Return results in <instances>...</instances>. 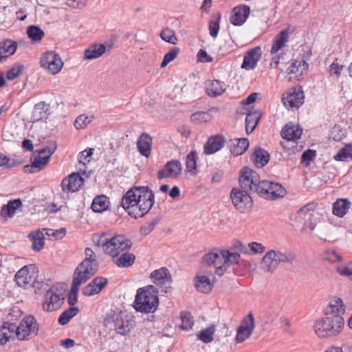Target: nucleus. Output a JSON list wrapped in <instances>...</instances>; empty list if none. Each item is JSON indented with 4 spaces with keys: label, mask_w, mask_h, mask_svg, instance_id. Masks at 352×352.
Instances as JSON below:
<instances>
[{
    "label": "nucleus",
    "mask_w": 352,
    "mask_h": 352,
    "mask_svg": "<svg viewBox=\"0 0 352 352\" xmlns=\"http://www.w3.org/2000/svg\"><path fill=\"white\" fill-rule=\"evenodd\" d=\"M215 331V326L212 324L206 329L201 330L198 334L199 340L204 343H210L213 340V335Z\"/></svg>",
    "instance_id": "3c124183"
},
{
    "label": "nucleus",
    "mask_w": 352,
    "mask_h": 352,
    "mask_svg": "<svg viewBox=\"0 0 352 352\" xmlns=\"http://www.w3.org/2000/svg\"><path fill=\"white\" fill-rule=\"evenodd\" d=\"M39 324L32 315L25 316L19 323L17 339L30 340L38 335Z\"/></svg>",
    "instance_id": "1a4fd4ad"
},
{
    "label": "nucleus",
    "mask_w": 352,
    "mask_h": 352,
    "mask_svg": "<svg viewBox=\"0 0 352 352\" xmlns=\"http://www.w3.org/2000/svg\"><path fill=\"white\" fill-rule=\"evenodd\" d=\"M29 237L32 240V248L36 252L41 251L44 246V235L40 232H32Z\"/></svg>",
    "instance_id": "49530a36"
},
{
    "label": "nucleus",
    "mask_w": 352,
    "mask_h": 352,
    "mask_svg": "<svg viewBox=\"0 0 352 352\" xmlns=\"http://www.w3.org/2000/svg\"><path fill=\"white\" fill-rule=\"evenodd\" d=\"M330 320L329 316L321 318L317 320L314 325L316 334L321 338L331 337V331L332 327H330Z\"/></svg>",
    "instance_id": "a878e982"
},
{
    "label": "nucleus",
    "mask_w": 352,
    "mask_h": 352,
    "mask_svg": "<svg viewBox=\"0 0 352 352\" xmlns=\"http://www.w3.org/2000/svg\"><path fill=\"white\" fill-rule=\"evenodd\" d=\"M18 47L16 41L7 39L1 42V60L13 55Z\"/></svg>",
    "instance_id": "37998d69"
},
{
    "label": "nucleus",
    "mask_w": 352,
    "mask_h": 352,
    "mask_svg": "<svg viewBox=\"0 0 352 352\" xmlns=\"http://www.w3.org/2000/svg\"><path fill=\"white\" fill-rule=\"evenodd\" d=\"M351 203L348 199H338L333 204V214L338 217H342L349 210Z\"/></svg>",
    "instance_id": "58836bf2"
},
{
    "label": "nucleus",
    "mask_w": 352,
    "mask_h": 352,
    "mask_svg": "<svg viewBox=\"0 0 352 352\" xmlns=\"http://www.w3.org/2000/svg\"><path fill=\"white\" fill-rule=\"evenodd\" d=\"M250 142L248 138H234L227 142L230 153L234 156H239L243 154L248 148Z\"/></svg>",
    "instance_id": "5701e85b"
},
{
    "label": "nucleus",
    "mask_w": 352,
    "mask_h": 352,
    "mask_svg": "<svg viewBox=\"0 0 352 352\" xmlns=\"http://www.w3.org/2000/svg\"><path fill=\"white\" fill-rule=\"evenodd\" d=\"M94 244L98 246H102L104 253L109 254L111 252L109 250V239L106 238V234L102 233L100 236L98 237L97 240L94 238Z\"/></svg>",
    "instance_id": "0e129e2a"
},
{
    "label": "nucleus",
    "mask_w": 352,
    "mask_h": 352,
    "mask_svg": "<svg viewBox=\"0 0 352 352\" xmlns=\"http://www.w3.org/2000/svg\"><path fill=\"white\" fill-rule=\"evenodd\" d=\"M88 280L87 277L84 278L81 275L74 274L71 289L67 296V302L71 307H75L74 305L78 302V293L80 285Z\"/></svg>",
    "instance_id": "4be33fe9"
},
{
    "label": "nucleus",
    "mask_w": 352,
    "mask_h": 352,
    "mask_svg": "<svg viewBox=\"0 0 352 352\" xmlns=\"http://www.w3.org/2000/svg\"><path fill=\"white\" fill-rule=\"evenodd\" d=\"M194 284L197 290L203 294H209L213 287V283L204 275L196 276L194 278Z\"/></svg>",
    "instance_id": "473e14b6"
},
{
    "label": "nucleus",
    "mask_w": 352,
    "mask_h": 352,
    "mask_svg": "<svg viewBox=\"0 0 352 352\" xmlns=\"http://www.w3.org/2000/svg\"><path fill=\"white\" fill-rule=\"evenodd\" d=\"M221 19V14L220 12L212 15V19L209 21L208 28L210 35L212 38H216L220 29V23Z\"/></svg>",
    "instance_id": "c03bdc74"
},
{
    "label": "nucleus",
    "mask_w": 352,
    "mask_h": 352,
    "mask_svg": "<svg viewBox=\"0 0 352 352\" xmlns=\"http://www.w3.org/2000/svg\"><path fill=\"white\" fill-rule=\"evenodd\" d=\"M289 36V28L281 30L274 38L273 44L270 49V54H274L283 48L288 41Z\"/></svg>",
    "instance_id": "c756f323"
},
{
    "label": "nucleus",
    "mask_w": 352,
    "mask_h": 352,
    "mask_svg": "<svg viewBox=\"0 0 352 352\" xmlns=\"http://www.w3.org/2000/svg\"><path fill=\"white\" fill-rule=\"evenodd\" d=\"M14 280L21 287L32 286L36 289L43 287V281L38 276V270L35 265H28L20 269L15 274Z\"/></svg>",
    "instance_id": "7ed1b4c3"
},
{
    "label": "nucleus",
    "mask_w": 352,
    "mask_h": 352,
    "mask_svg": "<svg viewBox=\"0 0 352 352\" xmlns=\"http://www.w3.org/2000/svg\"><path fill=\"white\" fill-rule=\"evenodd\" d=\"M212 118L211 115L206 111H196L190 116V120L192 122L201 123V122H208Z\"/></svg>",
    "instance_id": "6e6d98bb"
},
{
    "label": "nucleus",
    "mask_w": 352,
    "mask_h": 352,
    "mask_svg": "<svg viewBox=\"0 0 352 352\" xmlns=\"http://www.w3.org/2000/svg\"><path fill=\"white\" fill-rule=\"evenodd\" d=\"M151 278L153 280L154 284L164 287L165 293H169L173 290V287L170 286H166V283H170L172 278L168 270L166 267H162L158 270H154L151 274Z\"/></svg>",
    "instance_id": "4468645a"
},
{
    "label": "nucleus",
    "mask_w": 352,
    "mask_h": 352,
    "mask_svg": "<svg viewBox=\"0 0 352 352\" xmlns=\"http://www.w3.org/2000/svg\"><path fill=\"white\" fill-rule=\"evenodd\" d=\"M23 163L22 160L10 158L6 155H1V167L13 168Z\"/></svg>",
    "instance_id": "e2e57ef3"
},
{
    "label": "nucleus",
    "mask_w": 352,
    "mask_h": 352,
    "mask_svg": "<svg viewBox=\"0 0 352 352\" xmlns=\"http://www.w3.org/2000/svg\"><path fill=\"white\" fill-rule=\"evenodd\" d=\"M114 263L119 267H128L131 266L135 261V256L133 253H129L127 252H123L122 254L119 256V255L113 258Z\"/></svg>",
    "instance_id": "ea45409f"
},
{
    "label": "nucleus",
    "mask_w": 352,
    "mask_h": 352,
    "mask_svg": "<svg viewBox=\"0 0 352 352\" xmlns=\"http://www.w3.org/2000/svg\"><path fill=\"white\" fill-rule=\"evenodd\" d=\"M330 320V327H332L331 331V337L338 335L344 327V321L343 318L339 314L329 316Z\"/></svg>",
    "instance_id": "79ce46f5"
},
{
    "label": "nucleus",
    "mask_w": 352,
    "mask_h": 352,
    "mask_svg": "<svg viewBox=\"0 0 352 352\" xmlns=\"http://www.w3.org/2000/svg\"><path fill=\"white\" fill-rule=\"evenodd\" d=\"M302 129L299 125L292 123L286 124L281 130V137L287 141H296L300 138Z\"/></svg>",
    "instance_id": "393cba45"
},
{
    "label": "nucleus",
    "mask_w": 352,
    "mask_h": 352,
    "mask_svg": "<svg viewBox=\"0 0 352 352\" xmlns=\"http://www.w3.org/2000/svg\"><path fill=\"white\" fill-rule=\"evenodd\" d=\"M239 328L245 329V330L253 331L255 327V321L253 314L250 312L242 320Z\"/></svg>",
    "instance_id": "bf43d9fd"
},
{
    "label": "nucleus",
    "mask_w": 352,
    "mask_h": 352,
    "mask_svg": "<svg viewBox=\"0 0 352 352\" xmlns=\"http://www.w3.org/2000/svg\"><path fill=\"white\" fill-rule=\"evenodd\" d=\"M182 174V165L179 160L168 161L164 168L157 171V178L177 177Z\"/></svg>",
    "instance_id": "dca6fc26"
},
{
    "label": "nucleus",
    "mask_w": 352,
    "mask_h": 352,
    "mask_svg": "<svg viewBox=\"0 0 352 352\" xmlns=\"http://www.w3.org/2000/svg\"><path fill=\"white\" fill-rule=\"evenodd\" d=\"M182 324L180 328L184 330L191 329L194 324V320L190 313L185 312L181 314Z\"/></svg>",
    "instance_id": "680f3d73"
},
{
    "label": "nucleus",
    "mask_w": 352,
    "mask_h": 352,
    "mask_svg": "<svg viewBox=\"0 0 352 352\" xmlns=\"http://www.w3.org/2000/svg\"><path fill=\"white\" fill-rule=\"evenodd\" d=\"M261 182L260 176L256 170L248 166H244L241 169L239 177V188L257 194L256 188Z\"/></svg>",
    "instance_id": "0eeeda50"
},
{
    "label": "nucleus",
    "mask_w": 352,
    "mask_h": 352,
    "mask_svg": "<svg viewBox=\"0 0 352 352\" xmlns=\"http://www.w3.org/2000/svg\"><path fill=\"white\" fill-rule=\"evenodd\" d=\"M27 34L28 36L34 42L40 41L45 35L42 29L34 25H30L27 28Z\"/></svg>",
    "instance_id": "09e8293b"
},
{
    "label": "nucleus",
    "mask_w": 352,
    "mask_h": 352,
    "mask_svg": "<svg viewBox=\"0 0 352 352\" xmlns=\"http://www.w3.org/2000/svg\"><path fill=\"white\" fill-rule=\"evenodd\" d=\"M250 14V8L247 5L235 6L232 10L230 22L235 26L242 25Z\"/></svg>",
    "instance_id": "f3484780"
},
{
    "label": "nucleus",
    "mask_w": 352,
    "mask_h": 352,
    "mask_svg": "<svg viewBox=\"0 0 352 352\" xmlns=\"http://www.w3.org/2000/svg\"><path fill=\"white\" fill-rule=\"evenodd\" d=\"M223 256L226 264H237L239 265L243 262L241 260V256L237 252H231L229 250H223Z\"/></svg>",
    "instance_id": "864d4df0"
},
{
    "label": "nucleus",
    "mask_w": 352,
    "mask_h": 352,
    "mask_svg": "<svg viewBox=\"0 0 352 352\" xmlns=\"http://www.w3.org/2000/svg\"><path fill=\"white\" fill-rule=\"evenodd\" d=\"M316 156V151L312 149L305 151L301 156V163L305 164L306 166L310 164V162Z\"/></svg>",
    "instance_id": "774afa93"
},
{
    "label": "nucleus",
    "mask_w": 352,
    "mask_h": 352,
    "mask_svg": "<svg viewBox=\"0 0 352 352\" xmlns=\"http://www.w3.org/2000/svg\"><path fill=\"white\" fill-rule=\"evenodd\" d=\"M304 92L301 86L292 87L282 96V102L287 108L298 109L304 103Z\"/></svg>",
    "instance_id": "9b49d317"
},
{
    "label": "nucleus",
    "mask_w": 352,
    "mask_h": 352,
    "mask_svg": "<svg viewBox=\"0 0 352 352\" xmlns=\"http://www.w3.org/2000/svg\"><path fill=\"white\" fill-rule=\"evenodd\" d=\"M50 115V104H47L44 101H41L34 105L31 119L33 122H36L43 120H47Z\"/></svg>",
    "instance_id": "b1692460"
},
{
    "label": "nucleus",
    "mask_w": 352,
    "mask_h": 352,
    "mask_svg": "<svg viewBox=\"0 0 352 352\" xmlns=\"http://www.w3.org/2000/svg\"><path fill=\"white\" fill-rule=\"evenodd\" d=\"M155 194L148 186H133L122 198L120 205L134 219L143 217L152 208Z\"/></svg>",
    "instance_id": "f257e3e1"
},
{
    "label": "nucleus",
    "mask_w": 352,
    "mask_h": 352,
    "mask_svg": "<svg viewBox=\"0 0 352 352\" xmlns=\"http://www.w3.org/2000/svg\"><path fill=\"white\" fill-rule=\"evenodd\" d=\"M180 49L179 47H172L170 50L164 55L163 60L160 64V67L164 68L168 63L174 60L177 58Z\"/></svg>",
    "instance_id": "13d9d810"
},
{
    "label": "nucleus",
    "mask_w": 352,
    "mask_h": 352,
    "mask_svg": "<svg viewBox=\"0 0 352 352\" xmlns=\"http://www.w3.org/2000/svg\"><path fill=\"white\" fill-rule=\"evenodd\" d=\"M223 250L214 249L212 251L205 254L202 258L204 262L208 265H213L214 267L222 265L224 262Z\"/></svg>",
    "instance_id": "c85d7f7f"
},
{
    "label": "nucleus",
    "mask_w": 352,
    "mask_h": 352,
    "mask_svg": "<svg viewBox=\"0 0 352 352\" xmlns=\"http://www.w3.org/2000/svg\"><path fill=\"white\" fill-rule=\"evenodd\" d=\"M23 207L22 201L20 199H14L8 201V204L1 207V217L4 219L12 217L16 210Z\"/></svg>",
    "instance_id": "7c9ffc66"
},
{
    "label": "nucleus",
    "mask_w": 352,
    "mask_h": 352,
    "mask_svg": "<svg viewBox=\"0 0 352 352\" xmlns=\"http://www.w3.org/2000/svg\"><path fill=\"white\" fill-rule=\"evenodd\" d=\"M152 144V138L146 133H142L137 142V147L139 152L146 157L151 155Z\"/></svg>",
    "instance_id": "cd10ccee"
},
{
    "label": "nucleus",
    "mask_w": 352,
    "mask_h": 352,
    "mask_svg": "<svg viewBox=\"0 0 352 352\" xmlns=\"http://www.w3.org/2000/svg\"><path fill=\"white\" fill-rule=\"evenodd\" d=\"M6 318H3V323L4 325L8 323H16L19 318L21 317V311L15 308H12Z\"/></svg>",
    "instance_id": "69168bd1"
},
{
    "label": "nucleus",
    "mask_w": 352,
    "mask_h": 352,
    "mask_svg": "<svg viewBox=\"0 0 352 352\" xmlns=\"http://www.w3.org/2000/svg\"><path fill=\"white\" fill-rule=\"evenodd\" d=\"M160 36L164 41L173 45H175L178 41L175 32L170 28L163 29Z\"/></svg>",
    "instance_id": "603ef678"
},
{
    "label": "nucleus",
    "mask_w": 352,
    "mask_h": 352,
    "mask_svg": "<svg viewBox=\"0 0 352 352\" xmlns=\"http://www.w3.org/2000/svg\"><path fill=\"white\" fill-rule=\"evenodd\" d=\"M226 143V138L221 135H212L204 145V152L206 155L213 154L221 150Z\"/></svg>",
    "instance_id": "412c9836"
},
{
    "label": "nucleus",
    "mask_w": 352,
    "mask_h": 352,
    "mask_svg": "<svg viewBox=\"0 0 352 352\" xmlns=\"http://www.w3.org/2000/svg\"><path fill=\"white\" fill-rule=\"evenodd\" d=\"M160 219V217H156L152 221L144 224L140 229L141 235L146 236L149 234L154 230L156 225L159 223Z\"/></svg>",
    "instance_id": "052dcab7"
},
{
    "label": "nucleus",
    "mask_w": 352,
    "mask_h": 352,
    "mask_svg": "<svg viewBox=\"0 0 352 352\" xmlns=\"http://www.w3.org/2000/svg\"><path fill=\"white\" fill-rule=\"evenodd\" d=\"M256 189L259 197L269 200H276L287 194L281 184L269 180H261Z\"/></svg>",
    "instance_id": "423d86ee"
},
{
    "label": "nucleus",
    "mask_w": 352,
    "mask_h": 352,
    "mask_svg": "<svg viewBox=\"0 0 352 352\" xmlns=\"http://www.w3.org/2000/svg\"><path fill=\"white\" fill-rule=\"evenodd\" d=\"M269 153L261 147H256L251 156V160L257 167H263L270 161Z\"/></svg>",
    "instance_id": "2f4dec72"
},
{
    "label": "nucleus",
    "mask_w": 352,
    "mask_h": 352,
    "mask_svg": "<svg viewBox=\"0 0 352 352\" xmlns=\"http://www.w3.org/2000/svg\"><path fill=\"white\" fill-rule=\"evenodd\" d=\"M109 198L104 195L96 196L91 204V209L95 212H102L109 208Z\"/></svg>",
    "instance_id": "a19ab883"
},
{
    "label": "nucleus",
    "mask_w": 352,
    "mask_h": 352,
    "mask_svg": "<svg viewBox=\"0 0 352 352\" xmlns=\"http://www.w3.org/2000/svg\"><path fill=\"white\" fill-rule=\"evenodd\" d=\"M84 182L78 173H73L62 180V190L65 192H76L84 184Z\"/></svg>",
    "instance_id": "2eb2a0df"
},
{
    "label": "nucleus",
    "mask_w": 352,
    "mask_h": 352,
    "mask_svg": "<svg viewBox=\"0 0 352 352\" xmlns=\"http://www.w3.org/2000/svg\"><path fill=\"white\" fill-rule=\"evenodd\" d=\"M24 66L20 64H15L6 74V78L9 80H13L23 72Z\"/></svg>",
    "instance_id": "338daca9"
},
{
    "label": "nucleus",
    "mask_w": 352,
    "mask_h": 352,
    "mask_svg": "<svg viewBox=\"0 0 352 352\" xmlns=\"http://www.w3.org/2000/svg\"><path fill=\"white\" fill-rule=\"evenodd\" d=\"M56 148V142H52L47 146L34 152L30 160L33 162L34 166L36 167L37 170H43L48 164Z\"/></svg>",
    "instance_id": "9d476101"
},
{
    "label": "nucleus",
    "mask_w": 352,
    "mask_h": 352,
    "mask_svg": "<svg viewBox=\"0 0 352 352\" xmlns=\"http://www.w3.org/2000/svg\"><path fill=\"white\" fill-rule=\"evenodd\" d=\"M19 328V324L17 325L16 323H8L6 325H4V323H3L1 330L7 329L10 334L8 336L6 332L1 333V345L5 344L10 340H15V338H17Z\"/></svg>",
    "instance_id": "4c0bfd02"
},
{
    "label": "nucleus",
    "mask_w": 352,
    "mask_h": 352,
    "mask_svg": "<svg viewBox=\"0 0 352 352\" xmlns=\"http://www.w3.org/2000/svg\"><path fill=\"white\" fill-rule=\"evenodd\" d=\"M65 302V297H59L53 293L46 292L43 302V309L52 312L59 309Z\"/></svg>",
    "instance_id": "6ab92c4d"
},
{
    "label": "nucleus",
    "mask_w": 352,
    "mask_h": 352,
    "mask_svg": "<svg viewBox=\"0 0 352 352\" xmlns=\"http://www.w3.org/2000/svg\"><path fill=\"white\" fill-rule=\"evenodd\" d=\"M226 90L225 82L219 80H208L206 84V93L210 97L216 98L222 95Z\"/></svg>",
    "instance_id": "bb28decb"
},
{
    "label": "nucleus",
    "mask_w": 352,
    "mask_h": 352,
    "mask_svg": "<svg viewBox=\"0 0 352 352\" xmlns=\"http://www.w3.org/2000/svg\"><path fill=\"white\" fill-rule=\"evenodd\" d=\"M336 161L344 162L348 158L352 159V144H346L333 157Z\"/></svg>",
    "instance_id": "5fc2aeb1"
},
{
    "label": "nucleus",
    "mask_w": 352,
    "mask_h": 352,
    "mask_svg": "<svg viewBox=\"0 0 352 352\" xmlns=\"http://www.w3.org/2000/svg\"><path fill=\"white\" fill-rule=\"evenodd\" d=\"M261 113L258 111H249L245 118V131L248 135L252 133L256 127L261 118Z\"/></svg>",
    "instance_id": "e433bc0d"
},
{
    "label": "nucleus",
    "mask_w": 352,
    "mask_h": 352,
    "mask_svg": "<svg viewBox=\"0 0 352 352\" xmlns=\"http://www.w3.org/2000/svg\"><path fill=\"white\" fill-rule=\"evenodd\" d=\"M85 254V258L78 265L74 274L89 279L98 272L99 263L92 249L86 248Z\"/></svg>",
    "instance_id": "39448f33"
},
{
    "label": "nucleus",
    "mask_w": 352,
    "mask_h": 352,
    "mask_svg": "<svg viewBox=\"0 0 352 352\" xmlns=\"http://www.w3.org/2000/svg\"><path fill=\"white\" fill-rule=\"evenodd\" d=\"M261 55L262 52L260 46L255 47L248 50L244 55L241 68L246 70L254 69L258 61L261 59Z\"/></svg>",
    "instance_id": "aec40b11"
},
{
    "label": "nucleus",
    "mask_w": 352,
    "mask_h": 352,
    "mask_svg": "<svg viewBox=\"0 0 352 352\" xmlns=\"http://www.w3.org/2000/svg\"><path fill=\"white\" fill-rule=\"evenodd\" d=\"M79 312L77 307H69L65 310L58 317V322L59 324L63 326L69 323L70 320L76 316Z\"/></svg>",
    "instance_id": "a18cd8bd"
},
{
    "label": "nucleus",
    "mask_w": 352,
    "mask_h": 352,
    "mask_svg": "<svg viewBox=\"0 0 352 352\" xmlns=\"http://www.w3.org/2000/svg\"><path fill=\"white\" fill-rule=\"evenodd\" d=\"M197 160L198 156L196 151H191L186 157V169L192 175L197 174Z\"/></svg>",
    "instance_id": "de8ad7c7"
},
{
    "label": "nucleus",
    "mask_w": 352,
    "mask_h": 352,
    "mask_svg": "<svg viewBox=\"0 0 352 352\" xmlns=\"http://www.w3.org/2000/svg\"><path fill=\"white\" fill-rule=\"evenodd\" d=\"M133 307L140 313H153L159 305L158 289L150 285L137 290Z\"/></svg>",
    "instance_id": "f03ea898"
},
{
    "label": "nucleus",
    "mask_w": 352,
    "mask_h": 352,
    "mask_svg": "<svg viewBox=\"0 0 352 352\" xmlns=\"http://www.w3.org/2000/svg\"><path fill=\"white\" fill-rule=\"evenodd\" d=\"M308 69V64L306 63L305 60H302L300 61H294L291 64V65L287 68L286 72L288 74H302L304 70H306Z\"/></svg>",
    "instance_id": "8fccbe9b"
},
{
    "label": "nucleus",
    "mask_w": 352,
    "mask_h": 352,
    "mask_svg": "<svg viewBox=\"0 0 352 352\" xmlns=\"http://www.w3.org/2000/svg\"><path fill=\"white\" fill-rule=\"evenodd\" d=\"M107 47L102 43H94L85 50V58L91 60L102 56L106 52Z\"/></svg>",
    "instance_id": "72a5a7b5"
},
{
    "label": "nucleus",
    "mask_w": 352,
    "mask_h": 352,
    "mask_svg": "<svg viewBox=\"0 0 352 352\" xmlns=\"http://www.w3.org/2000/svg\"><path fill=\"white\" fill-rule=\"evenodd\" d=\"M276 261L277 265L280 263H291L296 258V254L291 252L285 251L284 252H281L280 251L276 252Z\"/></svg>",
    "instance_id": "4d7b16f0"
},
{
    "label": "nucleus",
    "mask_w": 352,
    "mask_h": 352,
    "mask_svg": "<svg viewBox=\"0 0 352 352\" xmlns=\"http://www.w3.org/2000/svg\"><path fill=\"white\" fill-rule=\"evenodd\" d=\"M109 250L111 252L109 254L115 258L120 252L129 250L132 246V242L124 235L119 234L109 239Z\"/></svg>",
    "instance_id": "ddd939ff"
},
{
    "label": "nucleus",
    "mask_w": 352,
    "mask_h": 352,
    "mask_svg": "<svg viewBox=\"0 0 352 352\" xmlns=\"http://www.w3.org/2000/svg\"><path fill=\"white\" fill-rule=\"evenodd\" d=\"M40 64L41 67L52 74H58L63 66L60 56L54 51L45 52L41 58Z\"/></svg>",
    "instance_id": "f8f14e48"
},
{
    "label": "nucleus",
    "mask_w": 352,
    "mask_h": 352,
    "mask_svg": "<svg viewBox=\"0 0 352 352\" xmlns=\"http://www.w3.org/2000/svg\"><path fill=\"white\" fill-rule=\"evenodd\" d=\"M345 311V306L343 301L340 298H336L331 300L329 305L324 309V314L326 316H332L336 314H343Z\"/></svg>",
    "instance_id": "f704fd0d"
},
{
    "label": "nucleus",
    "mask_w": 352,
    "mask_h": 352,
    "mask_svg": "<svg viewBox=\"0 0 352 352\" xmlns=\"http://www.w3.org/2000/svg\"><path fill=\"white\" fill-rule=\"evenodd\" d=\"M107 283L108 279L107 278L97 276L82 289V294L85 296H92L98 294Z\"/></svg>",
    "instance_id": "a211bd4d"
},
{
    "label": "nucleus",
    "mask_w": 352,
    "mask_h": 352,
    "mask_svg": "<svg viewBox=\"0 0 352 352\" xmlns=\"http://www.w3.org/2000/svg\"><path fill=\"white\" fill-rule=\"evenodd\" d=\"M276 251L269 250L261 260L262 268L265 272H272L277 267L276 261Z\"/></svg>",
    "instance_id": "c9c22d12"
},
{
    "label": "nucleus",
    "mask_w": 352,
    "mask_h": 352,
    "mask_svg": "<svg viewBox=\"0 0 352 352\" xmlns=\"http://www.w3.org/2000/svg\"><path fill=\"white\" fill-rule=\"evenodd\" d=\"M105 324H113L116 333L125 336L135 327V320L122 311L111 309L104 318Z\"/></svg>",
    "instance_id": "20e7f679"
},
{
    "label": "nucleus",
    "mask_w": 352,
    "mask_h": 352,
    "mask_svg": "<svg viewBox=\"0 0 352 352\" xmlns=\"http://www.w3.org/2000/svg\"><path fill=\"white\" fill-rule=\"evenodd\" d=\"M251 194L252 193L241 188L232 189L230 197L234 206L239 212L246 213L251 211L253 206Z\"/></svg>",
    "instance_id": "6e6552de"
}]
</instances>
